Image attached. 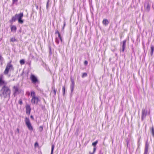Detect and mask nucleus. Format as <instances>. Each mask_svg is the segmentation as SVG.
<instances>
[{
	"label": "nucleus",
	"mask_w": 154,
	"mask_h": 154,
	"mask_svg": "<svg viewBox=\"0 0 154 154\" xmlns=\"http://www.w3.org/2000/svg\"><path fill=\"white\" fill-rule=\"evenodd\" d=\"M3 75L0 76V85H4L0 92V96L2 97L5 98L8 95L10 96V90L8 87L6 86L7 83L2 79Z\"/></svg>",
	"instance_id": "nucleus-1"
},
{
	"label": "nucleus",
	"mask_w": 154,
	"mask_h": 154,
	"mask_svg": "<svg viewBox=\"0 0 154 154\" xmlns=\"http://www.w3.org/2000/svg\"><path fill=\"white\" fill-rule=\"evenodd\" d=\"M25 121L26 125L27 126L29 130L31 131H32L33 129L30 122L29 119L27 117L25 118Z\"/></svg>",
	"instance_id": "nucleus-2"
},
{
	"label": "nucleus",
	"mask_w": 154,
	"mask_h": 154,
	"mask_svg": "<svg viewBox=\"0 0 154 154\" xmlns=\"http://www.w3.org/2000/svg\"><path fill=\"white\" fill-rule=\"evenodd\" d=\"M13 91H14V95L15 97L20 93H21L22 90L21 89L19 88V87L17 86H14L13 87Z\"/></svg>",
	"instance_id": "nucleus-3"
},
{
	"label": "nucleus",
	"mask_w": 154,
	"mask_h": 154,
	"mask_svg": "<svg viewBox=\"0 0 154 154\" xmlns=\"http://www.w3.org/2000/svg\"><path fill=\"white\" fill-rule=\"evenodd\" d=\"M16 16L18 23L21 24H23L24 21L22 18L23 16V13H20L19 14H16Z\"/></svg>",
	"instance_id": "nucleus-4"
},
{
	"label": "nucleus",
	"mask_w": 154,
	"mask_h": 154,
	"mask_svg": "<svg viewBox=\"0 0 154 154\" xmlns=\"http://www.w3.org/2000/svg\"><path fill=\"white\" fill-rule=\"evenodd\" d=\"M30 79L32 82L34 84H39V82L37 78L34 75L32 74L30 77Z\"/></svg>",
	"instance_id": "nucleus-5"
},
{
	"label": "nucleus",
	"mask_w": 154,
	"mask_h": 154,
	"mask_svg": "<svg viewBox=\"0 0 154 154\" xmlns=\"http://www.w3.org/2000/svg\"><path fill=\"white\" fill-rule=\"evenodd\" d=\"M39 101V100L38 97L33 96L31 100V102L32 104H37Z\"/></svg>",
	"instance_id": "nucleus-6"
},
{
	"label": "nucleus",
	"mask_w": 154,
	"mask_h": 154,
	"mask_svg": "<svg viewBox=\"0 0 154 154\" xmlns=\"http://www.w3.org/2000/svg\"><path fill=\"white\" fill-rule=\"evenodd\" d=\"M26 114L27 115H30L31 110V108L29 105H26Z\"/></svg>",
	"instance_id": "nucleus-7"
},
{
	"label": "nucleus",
	"mask_w": 154,
	"mask_h": 154,
	"mask_svg": "<svg viewBox=\"0 0 154 154\" xmlns=\"http://www.w3.org/2000/svg\"><path fill=\"white\" fill-rule=\"evenodd\" d=\"M142 119H143L145 118L147 114V110L144 109H143L142 110Z\"/></svg>",
	"instance_id": "nucleus-8"
},
{
	"label": "nucleus",
	"mask_w": 154,
	"mask_h": 154,
	"mask_svg": "<svg viewBox=\"0 0 154 154\" xmlns=\"http://www.w3.org/2000/svg\"><path fill=\"white\" fill-rule=\"evenodd\" d=\"M149 146V144L148 143V142L146 141L145 144L144 151L143 154H148V151Z\"/></svg>",
	"instance_id": "nucleus-9"
},
{
	"label": "nucleus",
	"mask_w": 154,
	"mask_h": 154,
	"mask_svg": "<svg viewBox=\"0 0 154 154\" xmlns=\"http://www.w3.org/2000/svg\"><path fill=\"white\" fill-rule=\"evenodd\" d=\"M70 79L71 81V84L70 85V88L71 89V92H72L74 89L75 83L74 79L72 77Z\"/></svg>",
	"instance_id": "nucleus-10"
},
{
	"label": "nucleus",
	"mask_w": 154,
	"mask_h": 154,
	"mask_svg": "<svg viewBox=\"0 0 154 154\" xmlns=\"http://www.w3.org/2000/svg\"><path fill=\"white\" fill-rule=\"evenodd\" d=\"M126 40H124L122 42V51L124 52L125 48Z\"/></svg>",
	"instance_id": "nucleus-11"
},
{
	"label": "nucleus",
	"mask_w": 154,
	"mask_h": 154,
	"mask_svg": "<svg viewBox=\"0 0 154 154\" xmlns=\"http://www.w3.org/2000/svg\"><path fill=\"white\" fill-rule=\"evenodd\" d=\"M144 7L145 8L146 10L148 12L150 10V6L149 4L148 3H145L144 5Z\"/></svg>",
	"instance_id": "nucleus-12"
},
{
	"label": "nucleus",
	"mask_w": 154,
	"mask_h": 154,
	"mask_svg": "<svg viewBox=\"0 0 154 154\" xmlns=\"http://www.w3.org/2000/svg\"><path fill=\"white\" fill-rule=\"evenodd\" d=\"M10 69V64H8L7 66L6 67L5 69L4 72V73L5 74H7L9 70Z\"/></svg>",
	"instance_id": "nucleus-13"
},
{
	"label": "nucleus",
	"mask_w": 154,
	"mask_h": 154,
	"mask_svg": "<svg viewBox=\"0 0 154 154\" xmlns=\"http://www.w3.org/2000/svg\"><path fill=\"white\" fill-rule=\"evenodd\" d=\"M52 91H51V94H53V96L55 97L56 94V90L55 88L54 87H52Z\"/></svg>",
	"instance_id": "nucleus-14"
},
{
	"label": "nucleus",
	"mask_w": 154,
	"mask_h": 154,
	"mask_svg": "<svg viewBox=\"0 0 154 154\" xmlns=\"http://www.w3.org/2000/svg\"><path fill=\"white\" fill-rule=\"evenodd\" d=\"M11 31L14 32H15L17 30V27L13 25L11 27Z\"/></svg>",
	"instance_id": "nucleus-15"
},
{
	"label": "nucleus",
	"mask_w": 154,
	"mask_h": 154,
	"mask_svg": "<svg viewBox=\"0 0 154 154\" xmlns=\"http://www.w3.org/2000/svg\"><path fill=\"white\" fill-rule=\"evenodd\" d=\"M102 23L105 26L107 25L109 23L108 20L106 19L103 20Z\"/></svg>",
	"instance_id": "nucleus-16"
},
{
	"label": "nucleus",
	"mask_w": 154,
	"mask_h": 154,
	"mask_svg": "<svg viewBox=\"0 0 154 154\" xmlns=\"http://www.w3.org/2000/svg\"><path fill=\"white\" fill-rule=\"evenodd\" d=\"M151 51L150 52V54L152 55L154 50V46L152 45L151 46Z\"/></svg>",
	"instance_id": "nucleus-17"
},
{
	"label": "nucleus",
	"mask_w": 154,
	"mask_h": 154,
	"mask_svg": "<svg viewBox=\"0 0 154 154\" xmlns=\"http://www.w3.org/2000/svg\"><path fill=\"white\" fill-rule=\"evenodd\" d=\"M17 19V17L16 16V14H15L14 16H13L12 17V19L11 20V22H15Z\"/></svg>",
	"instance_id": "nucleus-18"
},
{
	"label": "nucleus",
	"mask_w": 154,
	"mask_h": 154,
	"mask_svg": "<svg viewBox=\"0 0 154 154\" xmlns=\"http://www.w3.org/2000/svg\"><path fill=\"white\" fill-rule=\"evenodd\" d=\"M150 129L151 131L152 136L153 137H154V128L153 126H152L150 128Z\"/></svg>",
	"instance_id": "nucleus-19"
},
{
	"label": "nucleus",
	"mask_w": 154,
	"mask_h": 154,
	"mask_svg": "<svg viewBox=\"0 0 154 154\" xmlns=\"http://www.w3.org/2000/svg\"><path fill=\"white\" fill-rule=\"evenodd\" d=\"M18 0H12V2L11 4V6H13L14 4L17 5V3Z\"/></svg>",
	"instance_id": "nucleus-20"
},
{
	"label": "nucleus",
	"mask_w": 154,
	"mask_h": 154,
	"mask_svg": "<svg viewBox=\"0 0 154 154\" xmlns=\"http://www.w3.org/2000/svg\"><path fill=\"white\" fill-rule=\"evenodd\" d=\"M98 143V141L96 140L94 142L92 143V145L94 146V147H96V145Z\"/></svg>",
	"instance_id": "nucleus-21"
},
{
	"label": "nucleus",
	"mask_w": 154,
	"mask_h": 154,
	"mask_svg": "<svg viewBox=\"0 0 154 154\" xmlns=\"http://www.w3.org/2000/svg\"><path fill=\"white\" fill-rule=\"evenodd\" d=\"M20 63L21 65H23L25 63V60L24 59H21L20 60Z\"/></svg>",
	"instance_id": "nucleus-22"
},
{
	"label": "nucleus",
	"mask_w": 154,
	"mask_h": 154,
	"mask_svg": "<svg viewBox=\"0 0 154 154\" xmlns=\"http://www.w3.org/2000/svg\"><path fill=\"white\" fill-rule=\"evenodd\" d=\"M58 37L59 38V39H60V40L61 41V42H62L63 41V39L62 38L60 34V33H58Z\"/></svg>",
	"instance_id": "nucleus-23"
},
{
	"label": "nucleus",
	"mask_w": 154,
	"mask_h": 154,
	"mask_svg": "<svg viewBox=\"0 0 154 154\" xmlns=\"http://www.w3.org/2000/svg\"><path fill=\"white\" fill-rule=\"evenodd\" d=\"M54 146L53 145H52L51 154H53V152L54 149Z\"/></svg>",
	"instance_id": "nucleus-24"
},
{
	"label": "nucleus",
	"mask_w": 154,
	"mask_h": 154,
	"mask_svg": "<svg viewBox=\"0 0 154 154\" xmlns=\"http://www.w3.org/2000/svg\"><path fill=\"white\" fill-rule=\"evenodd\" d=\"M55 42L57 44H58L59 43V39L57 37H56L55 38Z\"/></svg>",
	"instance_id": "nucleus-25"
},
{
	"label": "nucleus",
	"mask_w": 154,
	"mask_h": 154,
	"mask_svg": "<svg viewBox=\"0 0 154 154\" xmlns=\"http://www.w3.org/2000/svg\"><path fill=\"white\" fill-rule=\"evenodd\" d=\"M87 76V74L86 73H83L82 74V78H84L85 77H86Z\"/></svg>",
	"instance_id": "nucleus-26"
},
{
	"label": "nucleus",
	"mask_w": 154,
	"mask_h": 154,
	"mask_svg": "<svg viewBox=\"0 0 154 154\" xmlns=\"http://www.w3.org/2000/svg\"><path fill=\"white\" fill-rule=\"evenodd\" d=\"M43 129V127L42 126H40L39 127V131H40V132H42Z\"/></svg>",
	"instance_id": "nucleus-27"
},
{
	"label": "nucleus",
	"mask_w": 154,
	"mask_h": 154,
	"mask_svg": "<svg viewBox=\"0 0 154 154\" xmlns=\"http://www.w3.org/2000/svg\"><path fill=\"white\" fill-rule=\"evenodd\" d=\"M11 41L12 42H14L15 41H17V40L15 38H12L11 39Z\"/></svg>",
	"instance_id": "nucleus-28"
},
{
	"label": "nucleus",
	"mask_w": 154,
	"mask_h": 154,
	"mask_svg": "<svg viewBox=\"0 0 154 154\" xmlns=\"http://www.w3.org/2000/svg\"><path fill=\"white\" fill-rule=\"evenodd\" d=\"M35 93L34 91H32L31 94V96L32 98L33 96H35Z\"/></svg>",
	"instance_id": "nucleus-29"
},
{
	"label": "nucleus",
	"mask_w": 154,
	"mask_h": 154,
	"mask_svg": "<svg viewBox=\"0 0 154 154\" xmlns=\"http://www.w3.org/2000/svg\"><path fill=\"white\" fill-rule=\"evenodd\" d=\"M14 70V68L10 64V72L11 71H13Z\"/></svg>",
	"instance_id": "nucleus-30"
},
{
	"label": "nucleus",
	"mask_w": 154,
	"mask_h": 154,
	"mask_svg": "<svg viewBox=\"0 0 154 154\" xmlns=\"http://www.w3.org/2000/svg\"><path fill=\"white\" fill-rule=\"evenodd\" d=\"M49 0H48V1L47 2V4H46V8L47 9H48V5H49Z\"/></svg>",
	"instance_id": "nucleus-31"
},
{
	"label": "nucleus",
	"mask_w": 154,
	"mask_h": 154,
	"mask_svg": "<svg viewBox=\"0 0 154 154\" xmlns=\"http://www.w3.org/2000/svg\"><path fill=\"white\" fill-rule=\"evenodd\" d=\"M18 103L20 105H22L23 104L22 101L21 99H20L19 100L18 102Z\"/></svg>",
	"instance_id": "nucleus-32"
},
{
	"label": "nucleus",
	"mask_w": 154,
	"mask_h": 154,
	"mask_svg": "<svg viewBox=\"0 0 154 154\" xmlns=\"http://www.w3.org/2000/svg\"><path fill=\"white\" fill-rule=\"evenodd\" d=\"M63 95H64L65 93V88L64 86H63Z\"/></svg>",
	"instance_id": "nucleus-33"
},
{
	"label": "nucleus",
	"mask_w": 154,
	"mask_h": 154,
	"mask_svg": "<svg viewBox=\"0 0 154 154\" xmlns=\"http://www.w3.org/2000/svg\"><path fill=\"white\" fill-rule=\"evenodd\" d=\"M96 150V147H94V148H93V152L92 153L94 154L95 153V152Z\"/></svg>",
	"instance_id": "nucleus-34"
},
{
	"label": "nucleus",
	"mask_w": 154,
	"mask_h": 154,
	"mask_svg": "<svg viewBox=\"0 0 154 154\" xmlns=\"http://www.w3.org/2000/svg\"><path fill=\"white\" fill-rule=\"evenodd\" d=\"M58 33H60L58 31V30H56V31L55 32V34H58Z\"/></svg>",
	"instance_id": "nucleus-35"
},
{
	"label": "nucleus",
	"mask_w": 154,
	"mask_h": 154,
	"mask_svg": "<svg viewBox=\"0 0 154 154\" xmlns=\"http://www.w3.org/2000/svg\"><path fill=\"white\" fill-rule=\"evenodd\" d=\"M88 61L86 60H85V61L84 62V64L85 65H87L88 64Z\"/></svg>",
	"instance_id": "nucleus-36"
},
{
	"label": "nucleus",
	"mask_w": 154,
	"mask_h": 154,
	"mask_svg": "<svg viewBox=\"0 0 154 154\" xmlns=\"http://www.w3.org/2000/svg\"><path fill=\"white\" fill-rule=\"evenodd\" d=\"M38 143L37 142H36L35 144V146H38Z\"/></svg>",
	"instance_id": "nucleus-37"
},
{
	"label": "nucleus",
	"mask_w": 154,
	"mask_h": 154,
	"mask_svg": "<svg viewBox=\"0 0 154 154\" xmlns=\"http://www.w3.org/2000/svg\"><path fill=\"white\" fill-rule=\"evenodd\" d=\"M30 118H31L32 119V120H33L34 119V117H33V116H32V115H31L30 116Z\"/></svg>",
	"instance_id": "nucleus-38"
},
{
	"label": "nucleus",
	"mask_w": 154,
	"mask_h": 154,
	"mask_svg": "<svg viewBox=\"0 0 154 154\" xmlns=\"http://www.w3.org/2000/svg\"><path fill=\"white\" fill-rule=\"evenodd\" d=\"M64 26H63V28H62V30H61V31H63V30H64Z\"/></svg>",
	"instance_id": "nucleus-39"
},
{
	"label": "nucleus",
	"mask_w": 154,
	"mask_h": 154,
	"mask_svg": "<svg viewBox=\"0 0 154 154\" xmlns=\"http://www.w3.org/2000/svg\"><path fill=\"white\" fill-rule=\"evenodd\" d=\"M17 131H18V133H19V129L17 128Z\"/></svg>",
	"instance_id": "nucleus-40"
},
{
	"label": "nucleus",
	"mask_w": 154,
	"mask_h": 154,
	"mask_svg": "<svg viewBox=\"0 0 154 154\" xmlns=\"http://www.w3.org/2000/svg\"><path fill=\"white\" fill-rule=\"evenodd\" d=\"M49 49L50 50V53H51V48L50 47H49Z\"/></svg>",
	"instance_id": "nucleus-41"
},
{
	"label": "nucleus",
	"mask_w": 154,
	"mask_h": 154,
	"mask_svg": "<svg viewBox=\"0 0 154 154\" xmlns=\"http://www.w3.org/2000/svg\"><path fill=\"white\" fill-rule=\"evenodd\" d=\"M65 25H66V24H65V22H64V25H63V26L65 27Z\"/></svg>",
	"instance_id": "nucleus-42"
},
{
	"label": "nucleus",
	"mask_w": 154,
	"mask_h": 154,
	"mask_svg": "<svg viewBox=\"0 0 154 154\" xmlns=\"http://www.w3.org/2000/svg\"><path fill=\"white\" fill-rule=\"evenodd\" d=\"M138 147H139L140 145V143H139L138 144Z\"/></svg>",
	"instance_id": "nucleus-43"
},
{
	"label": "nucleus",
	"mask_w": 154,
	"mask_h": 154,
	"mask_svg": "<svg viewBox=\"0 0 154 154\" xmlns=\"http://www.w3.org/2000/svg\"><path fill=\"white\" fill-rule=\"evenodd\" d=\"M140 143V140H138V144H139V143Z\"/></svg>",
	"instance_id": "nucleus-44"
},
{
	"label": "nucleus",
	"mask_w": 154,
	"mask_h": 154,
	"mask_svg": "<svg viewBox=\"0 0 154 154\" xmlns=\"http://www.w3.org/2000/svg\"><path fill=\"white\" fill-rule=\"evenodd\" d=\"M89 153H90L91 154H94V153H91L90 152Z\"/></svg>",
	"instance_id": "nucleus-45"
},
{
	"label": "nucleus",
	"mask_w": 154,
	"mask_h": 154,
	"mask_svg": "<svg viewBox=\"0 0 154 154\" xmlns=\"http://www.w3.org/2000/svg\"><path fill=\"white\" fill-rule=\"evenodd\" d=\"M17 154H20L19 153H17Z\"/></svg>",
	"instance_id": "nucleus-46"
}]
</instances>
